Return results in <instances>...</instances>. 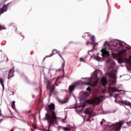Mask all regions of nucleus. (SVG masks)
Here are the masks:
<instances>
[{
  "mask_svg": "<svg viewBox=\"0 0 131 131\" xmlns=\"http://www.w3.org/2000/svg\"><path fill=\"white\" fill-rule=\"evenodd\" d=\"M122 124H123V122H120L117 124H113L112 125L107 124L105 125L104 128H105L106 130H108V129H109V131H119L121 129Z\"/></svg>",
  "mask_w": 131,
  "mask_h": 131,
  "instance_id": "1",
  "label": "nucleus"
},
{
  "mask_svg": "<svg viewBox=\"0 0 131 131\" xmlns=\"http://www.w3.org/2000/svg\"><path fill=\"white\" fill-rule=\"evenodd\" d=\"M79 82H77L76 83H74L72 85H70L69 86V93H72L73 91L75 89V88L77 86V85H79Z\"/></svg>",
  "mask_w": 131,
  "mask_h": 131,
  "instance_id": "2",
  "label": "nucleus"
},
{
  "mask_svg": "<svg viewBox=\"0 0 131 131\" xmlns=\"http://www.w3.org/2000/svg\"><path fill=\"white\" fill-rule=\"evenodd\" d=\"M106 63H107V64H110V69H113L115 66V63L111 61V59H109L108 58H107V60H106Z\"/></svg>",
  "mask_w": 131,
  "mask_h": 131,
  "instance_id": "3",
  "label": "nucleus"
},
{
  "mask_svg": "<svg viewBox=\"0 0 131 131\" xmlns=\"http://www.w3.org/2000/svg\"><path fill=\"white\" fill-rule=\"evenodd\" d=\"M14 72H15V70H14V68H13L9 71L7 79H11V77H13V76H15V75L14 74Z\"/></svg>",
  "mask_w": 131,
  "mask_h": 131,
  "instance_id": "4",
  "label": "nucleus"
},
{
  "mask_svg": "<svg viewBox=\"0 0 131 131\" xmlns=\"http://www.w3.org/2000/svg\"><path fill=\"white\" fill-rule=\"evenodd\" d=\"M55 85H56V86H58V84H57V80L55 82L54 84L50 87V88H48V90H50V96H52V93L55 91Z\"/></svg>",
  "mask_w": 131,
  "mask_h": 131,
  "instance_id": "5",
  "label": "nucleus"
},
{
  "mask_svg": "<svg viewBox=\"0 0 131 131\" xmlns=\"http://www.w3.org/2000/svg\"><path fill=\"white\" fill-rule=\"evenodd\" d=\"M101 52L103 58H108V57H109V52H108V51L102 49Z\"/></svg>",
  "mask_w": 131,
  "mask_h": 131,
  "instance_id": "6",
  "label": "nucleus"
},
{
  "mask_svg": "<svg viewBox=\"0 0 131 131\" xmlns=\"http://www.w3.org/2000/svg\"><path fill=\"white\" fill-rule=\"evenodd\" d=\"M5 12H7V5L4 4L3 7L0 9V16L2 14H4Z\"/></svg>",
  "mask_w": 131,
  "mask_h": 131,
  "instance_id": "7",
  "label": "nucleus"
},
{
  "mask_svg": "<svg viewBox=\"0 0 131 131\" xmlns=\"http://www.w3.org/2000/svg\"><path fill=\"white\" fill-rule=\"evenodd\" d=\"M107 79L106 78V77H103L101 79V83L103 85V86H106L107 85Z\"/></svg>",
  "mask_w": 131,
  "mask_h": 131,
  "instance_id": "8",
  "label": "nucleus"
},
{
  "mask_svg": "<svg viewBox=\"0 0 131 131\" xmlns=\"http://www.w3.org/2000/svg\"><path fill=\"white\" fill-rule=\"evenodd\" d=\"M68 101H69V99H68V98H65L62 100L60 99L58 100V102H59L60 104H66L67 103H68Z\"/></svg>",
  "mask_w": 131,
  "mask_h": 131,
  "instance_id": "9",
  "label": "nucleus"
},
{
  "mask_svg": "<svg viewBox=\"0 0 131 131\" xmlns=\"http://www.w3.org/2000/svg\"><path fill=\"white\" fill-rule=\"evenodd\" d=\"M90 95H91V93H89V92H86L81 95V98L82 100H83L84 99H85V98H88V97H89Z\"/></svg>",
  "mask_w": 131,
  "mask_h": 131,
  "instance_id": "10",
  "label": "nucleus"
},
{
  "mask_svg": "<svg viewBox=\"0 0 131 131\" xmlns=\"http://www.w3.org/2000/svg\"><path fill=\"white\" fill-rule=\"evenodd\" d=\"M122 104H123V105H125L126 106H128L129 108H131V103L130 102L127 101H122L121 102Z\"/></svg>",
  "mask_w": 131,
  "mask_h": 131,
  "instance_id": "11",
  "label": "nucleus"
},
{
  "mask_svg": "<svg viewBox=\"0 0 131 131\" xmlns=\"http://www.w3.org/2000/svg\"><path fill=\"white\" fill-rule=\"evenodd\" d=\"M93 78H94L96 80H98V71H95L94 72Z\"/></svg>",
  "mask_w": 131,
  "mask_h": 131,
  "instance_id": "12",
  "label": "nucleus"
},
{
  "mask_svg": "<svg viewBox=\"0 0 131 131\" xmlns=\"http://www.w3.org/2000/svg\"><path fill=\"white\" fill-rule=\"evenodd\" d=\"M86 103L89 105H92V104H95V100L94 99H89L86 101Z\"/></svg>",
  "mask_w": 131,
  "mask_h": 131,
  "instance_id": "13",
  "label": "nucleus"
},
{
  "mask_svg": "<svg viewBox=\"0 0 131 131\" xmlns=\"http://www.w3.org/2000/svg\"><path fill=\"white\" fill-rule=\"evenodd\" d=\"M85 114H92V112H91V108H87L84 111Z\"/></svg>",
  "mask_w": 131,
  "mask_h": 131,
  "instance_id": "14",
  "label": "nucleus"
},
{
  "mask_svg": "<svg viewBox=\"0 0 131 131\" xmlns=\"http://www.w3.org/2000/svg\"><path fill=\"white\" fill-rule=\"evenodd\" d=\"M90 39L91 40V45H95V36H92V37L90 38Z\"/></svg>",
  "mask_w": 131,
  "mask_h": 131,
  "instance_id": "15",
  "label": "nucleus"
},
{
  "mask_svg": "<svg viewBox=\"0 0 131 131\" xmlns=\"http://www.w3.org/2000/svg\"><path fill=\"white\" fill-rule=\"evenodd\" d=\"M94 103L96 102V101H97L98 102H101V98L99 97H96L94 99Z\"/></svg>",
  "mask_w": 131,
  "mask_h": 131,
  "instance_id": "16",
  "label": "nucleus"
},
{
  "mask_svg": "<svg viewBox=\"0 0 131 131\" xmlns=\"http://www.w3.org/2000/svg\"><path fill=\"white\" fill-rule=\"evenodd\" d=\"M51 84H52V82H51V81H48L47 84V88L48 90L51 86Z\"/></svg>",
  "mask_w": 131,
  "mask_h": 131,
  "instance_id": "17",
  "label": "nucleus"
},
{
  "mask_svg": "<svg viewBox=\"0 0 131 131\" xmlns=\"http://www.w3.org/2000/svg\"><path fill=\"white\" fill-rule=\"evenodd\" d=\"M0 83L2 84L3 90H5V85H4V81L2 78H0Z\"/></svg>",
  "mask_w": 131,
  "mask_h": 131,
  "instance_id": "18",
  "label": "nucleus"
},
{
  "mask_svg": "<svg viewBox=\"0 0 131 131\" xmlns=\"http://www.w3.org/2000/svg\"><path fill=\"white\" fill-rule=\"evenodd\" d=\"M131 56H129V59L126 58L125 61L127 64H130Z\"/></svg>",
  "mask_w": 131,
  "mask_h": 131,
  "instance_id": "19",
  "label": "nucleus"
},
{
  "mask_svg": "<svg viewBox=\"0 0 131 131\" xmlns=\"http://www.w3.org/2000/svg\"><path fill=\"white\" fill-rule=\"evenodd\" d=\"M15 101H12V103L11 104V107L13 109H15Z\"/></svg>",
  "mask_w": 131,
  "mask_h": 131,
  "instance_id": "20",
  "label": "nucleus"
},
{
  "mask_svg": "<svg viewBox=\"0 0 131 131\" xmlns=\"http://www.w3.org/2000/svg\"><path fill=\"white\" fill-rule=\"evenodd\" d=\"M120 54H124L125 53H126V49H123L122 51H120Z\"/></svg>",
  "mask_w": 131,
  "mask_h": 131,
  "instance_id": "21",
  "label": "nucleus"
},
{
  "mask_svg": "<svg viewBox=\"0 0 131 131\" xmlns=\"http://www.w3.org/2000/svg\"><path fill=\"white\" fill-rule=\"evenodd\" d=\"M63 129L64 131H69V130H70V129L69 127H63Z\"/></svg>",
  "mask_w": 131,
  "mask_h": 131,
  "instance_id": "22",
  "label": "nucleus"
},
{
  "mask_svg": "<svg viewBox=\"0 0 131 131\" xmlns=\"http://www.w3.org/2000/svg\"><path fill=\"white\" fill-rule=\"evenodd\" d=\"M112 92H117V89L115 87H113L112 88Z\"/></svg>",
  "mask_w": 131,
  "mask_h": 131,
  "instance_id": "23",
  "label": "nucleus"
},
{
  "mask_svg": "<svg viewBox=\"0 0 131 131\" xmlns=\"http://www.w3.org/2000/svg\"><path fill=\"white\" fill-rule=\"evenodd\" d=\"M86 85H89V86H93V85L92 83H91L90 82H88L87 83H86Z\"/></svg>",
  "mask_w": 131,
  "mask_h": 131,
  "instance_id": "24",
  "label": "nucleus"
},
{
  "mask_svg": "<svg viewBox=\"0 0 131 131\" xmlns=\"http://www.w3.org/2000/svg\"><path fill=\"white\" fill-rule=\"evenodd\" d=\"M62 70H64V67H65V61L64 60V62L62 64Z\"/></svg>",
  "mask_w": 131,
  "mask_h": 131,
  "instance_id": "25",
  "label": "nucleus"
},
{
  "mask_svg": "<svg viewBox=\"0 0 131 131\" xmlns=\"http://www.w3.org/2000/svg\"><path fill=\"white\" fill-rule=\"evenodd\" d=\"M86 90L89 91V92L88 93H90V94L91 93H92V91H91V88L90 87H88V88H86Z\"/></svg>",
  "mask_w": 131,
  "mask_h": 131,
  "instance_id": "26",
  "label": "nucleus"
},
{
  "mask_svg": "<svg viewBox=\"0 0 131 131\" xmlns=\"http://www.w3.org/2000/svg\"><path fill=\"white\" fill-rule=\"evenodd\" d=\"M3 29H6V28H5V27H2L1 25H0V31L1 30H3Z\"/></svg>",
  "mask_w": 131,
  "mask_h": 131,
  "instance_id": "27",
  "label": "nucleus"
},
{
  "mask_svg": "<svg viewBox=\"0 0 131 131\" xmlns=\"http://www.w3.org/2000/svg\"><path fill=\"white\" fill-rule=\"evenodd\" d=\"M90 120H91V116H89L88 118L86 119V121H90Z\"/></svg>",
  "mask_w": 131,
  "mask_h": 131,
  "instance_id": "28",
  "label": "nucleus"
},
{
  "mask_svg": "<svg viewBox=\"0 0 131 131\" xmlns=\"http://www.w3.org/2000/svg\"><path fill=\"white\" fill-rule=\"evenodd\" d=\"M56 53H57V50H54L53 51L52 54H56Z\"/></svg>",
  "mask_w": 131,
  "mask_h": 131,
  "instance_id": "29",
  "label": "nucleus"
},
{
  "mask_svg": "<svg viewBox=\"0 0 131 131\" xmlns=\"http://www.w3.org/2000/svg\"><path fill=\"white\" fill-rule=\"evenodd\" d=\"M86 106V105H85V104H83L82 105H81V107H82L83 108H84V107H85Z\"/></svg>",
  "mask_w": 131,
  "mask_h": 131,
  "instance_id": "30",
  "label": "nucleus"
},
{
  "mask_svg": "<svg viewBox=\"0 0 131 131\" xmlns=\"http://www.w3.org/2000/svg\"><path fill=\"white\" fill-rule=\"evenodd\" d=\"M80 62H83V58H80Z\"/></svg>",
  "mask_w": 131,
  "mask_h": 131,
  "instance_id": "31",
  "label": "nucleus"
},
{
  "mask_svg": "<svg viewBox=\"0 0 131 131\" xmlns=\"http://www.w3.org/2000/svg\"><path fill=\"white\" fill-rule=\"evenodd\" d=\"M89 43H90V42H89V41H88L86 42V45L87 46H89Z\"/></svg>",
  "mask_w": 131,
  "mask_h": 131,
  "instance_id": "32",
  "label": "nucleus"
},
{
  "mask_svg": "<svg viewBox=\"0 0 131 131\" xmlns=\"http://www.w3.org/2000/svg\"><path fill=\"white\" fill-rule=\"evenodd\" d=\"M103 123H104V121L100 122L101 125H103Z\"/></svg>",
  "mask_w": 131,
  "mask_h": 131,
  "instance_id": "33",
  "label": "nucleus"
},
{
  "mask_svg": "<svg viewBox=\"0 0 131 131\" xmlns=\"http://www.w3.org/2000/svg\"><path fill=\"white\" fill-rule=\"evenodd\" d=\"M59 56L61 57V59H62V60H63L64 61V58L62 57L61 55H60V54H59Z\"/></svg>",
  "mask_w": 131,
  "mask_h": 131,
  "instance_id": "34",
  "label": "nucleus"
},
{
  "mask_svg": "<svg viewBox=\"0 0 131 131\" xmlns=\"http://www.w3.org/2000/svg\"><path fill=\"white\" fill-rule=\"evenodd\" d=\"M128 106L125 105V107L126 108V109L128 110V108L127 107Z\"/></svg>",
  "mask_w": 131,
  "mask_h": 131,
  "instance_id": "35",
  "label": "nucleus"
},
{
  "mask_svg": "<svg viewBox=\"0 0 131 131\" xmlns=\"http://www.w3.org/2000/svg\"><path fill=\"white\" fill-rule=\"evenodd\" d=\"M2 115V110H0V116Z\"/></svg>",
  "mask_w": 131,
  "mask_h": 131,
  "instance_id": "36",
  "label": "nucleus"
},
{
  "mask_svg": "<svg viewBox=\"0 0 131 131\" xmlns=\"http://www.w3.org/2000/svg\"><path fill=\"white\" fill-rule=\"evenodd\" d=\"M20 37L22 38V39H24V37H23V36H21Z\"/></svg>",
  "mask_w": 131,
  "mask_h": 131,
  "instance_id": "37",
  "label": "nucleus"
},
{
  "mask_svg": "<svg viewBox=\"0 0 131 131\" xmlns=\"http://www.w3.org/2000/svg\"><path fill=\"white\" fill-rule=\"evenodd\" d=\"M16 112H17L18 114H19V111H18L17 110H16Z\"/></svg>",
  "mask_w": 131,
  "mask_h": 131,
  "instance_id": "38",
  "label": "nucleus"
},
{
  "mask_svg": "<svg viewBox=\"0 0 131 131\" xmlns=\"http://www.w3.org/2000/svg\"><path fill=\"white\" fill-rule=\"evenodd\" d=\"M96 47V44H95L94 46H93V48H95Z\"/></svg>",
  "mask_w": 131,
  "mask_h": 131,
  "instance_id": "39",
  "label": "nucleus"
},
{
  "mask_svg": "<svg viewBox=\"0 0 131 131\" xmlns=\"http://www.w3.org/2000/svg\"><path fill=\"white\" fill-rule=\"evenodd\" d=\"M28 113H31V111H29L28 112Z\"/></svg>",
  "mask_w": 131,
  "mask_h": 131,
  "instance_id": "40",
  "label": "nucleus"
},
{
  "mask_svg": "<svg viewBox=\"0 0 131 131\" xmlns=\"http://www.w3.org/2000/svg\"><path fill=\"white\" fill-rule=\"evenodd\" d=\"M62 122H64V121H65V120L64 119H62Z\"/></svg>",
  "mask_w": 131,
  "mask_h": 131,
  "instance_id": "41",
  "label": "nucleus"
},
{
  "mask_svg": "<svg viewBox=\"0 0 131 131\" xmlns=\"http://www.w3.org/2000/svg\"><path fill=\"white\" fill-rule=\"evenodd\" d=\"M120 62H122V59H120Z\"/></svg>",
  "mask_w": 131,
  "mask_h": 131,
  "instance_id": "42",
  "label": "nucleus"
},
{
  "mask_svg": "<svg viewBox=\"0 0 131 131\" xmlns=\"http://www.w3.org/2000/svg\"><path fill=\"white\" fill-rule=\"evenodd\" d=\"M52 56H53V55H52V54H50V57H52Z\"/></svg>",
  "mask_w": 131,
  "mask_h": 131,
  "instance_id": "43",
  "label": "nucleus"
},
{
  "mask_svg": "<svg viewBox=\"0 0 131 131\" xmlns=\"http://www.w3.org/2000/svg\"><path fill=\"white\" fill-rule=\"evenodd\" d=\"M32 97H33V98H34V95H33Z\"/></svg>",
  "mask_w": 131,
  "mask_h": 131,
  "instance_id": "44",
  "label": "nucleus"
},
{
  "mask_svg": "<svg viewBox=\"0 0 131 131\" xmlns=\"http://www.w3.org/2000/svg\"><path fill=\"white\" fill-rule=\"evenodd\" d=\"M117 46H118V44H117V45H116V47H117Z\"/></svg>",
  "mask_w": 131,
  "mask_h": 131,
  "instance_id": "45",
  "label": "nucleus"
},
{
  "mask_svg": "<svg viewBox=\"0 0 131 131\" xmlns=\"http://www.w3.org/2000/svg\"><path fill=\"white\" fill-rule=\"evenodd\" d=\"M92 51H94V49H93Z\"/></svg>",
  "mask_w": 131,
  "mask_h": 131,
  "instance_id": "46",
  "label": "nucleus"
},
{
  "mask_svg": "<svg viewBox=\"0 0 131 131\" xmlns=\"http://www.w3.org/2000/svg\"><path fill=\"white\" fill-rule=\"evenodd\" d=\"M5 1H8V0H5Z\"/></svg>",
  "mask_w": 131,
  "mask_h": 131,
  "instance_id": "47",
  "label": "nucleus"
}]
</instances>
